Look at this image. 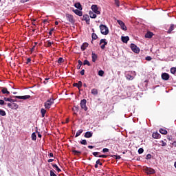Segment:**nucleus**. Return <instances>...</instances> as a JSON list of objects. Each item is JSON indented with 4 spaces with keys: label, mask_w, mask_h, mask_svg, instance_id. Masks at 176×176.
<instances>
[{
    "label": "nucleus",
    "mask_w": 176,
    "mask_h": 176,
    "mask_svg": "<svg viewBox=\"0 0 176 176\" xmlns=\"http://www.w3.org/2000/svg\"><path fill=\"white\" fill-rule=\"evenodd\" d=\"M72 152H73V153H74V155H76V156H79V155H81V154H82V152H81V151H76V150H75V149H72Z\"/></svg>",
    "instance_id": "nucleus-27"
},
{
    "label": "nucleus",
    "mask_w": 176,
    "mask_h": 176,
    "mask_svg": "<svg viewBox=\"0 0 176 176\" xmlns=\"http://www.w3.org/2000/svg\"><path fill=\"white\" fill-rule=\"evenodd\" d=\"M83 65H88V67H90V62H89V60H85L84 63H83Z\"/></svg>",
    "instance_id": "nucleus-39"
},
{
    "label": "nucleus",
    "mask_w": 176,
    "mask_h": 176,
    "mask_svg": "<svg viewBox=\"0 0 176 176\" xmlns=\"http://www.w3.org/2000/svg\"><path fill=\"white\" fill-rule=\"evenodd\" d=\"M126 78L128 80H133V79H134V77L130 74H126Z\"/></svg>",
    "instance_id": "nucleus-29"
},
{
    "label": "nucleus",
    "mask_w": 176,
    "mask_h": 176,
    "mask_svg": "<svg viewBox=\"0 0 176 176\" xmlns=\"http://www.w3.org/2000/svg\"><path fill=\"white\" fill-rule=\"evenodd\" d=\"M91 38H92V39L96 41V39L98 38V36H97V34L96 33H92Z\"/></svg>",
    "instance_id": "nucleus-32"
},
{
    "label": "nucleus",
    "mask_w": 176,
    "mask_h": 176,
    "mask_svg": "<svg viewBox=\"0 0 176 176\" xmlns=\"http://www.w3.org/2000/svg\"><path fill=\"white\" fill-rule=\"evenodd\" d=\"M117 23L119 24V25H120L123 31H127V27H126V25L122 21L117 20Z\"/></svg>",
    "instance_id": "nucleus-9"
},
{
    "label": "nucleus",
    "mask_w": 176,
    "mask_h": 176,
    "mask_svg": "<svg viewBox=\"0 0 176 176\" xmlns=\"http://www.w3.org/2000/svg\"><path fill=\"white\" fill-rule=\"evenodd\" d=\"M138 153H139V155H141V153H144V148H140L138 149Z\"/></svg>",
    "instance_id": "nucleus-43"
},
{
    "label": "nucleus",
    "mask_w": 176,
    "mask_h": 176,
    "mask_svg": "<svg viewBox=\"0 0 176 176\" xmlns=\"http://www.w3.org/2000/svg\"><path fill=\"white\" fill-rule=\"evenodd\" d=\"M50 176H57V175L54 173V170H50Z\"/></svg>",
    "instance_id": "nucleus-48"
},
{
    "label": "nucleus",
    "mask_w": 176,
    "mask_h": 176,
    "mask_svg": "<svg viewBox=\"0 0 176 176\" xmlns=\"http://www.w3.org/2000/svg\"><path fill=\"white\" fill-rule=\"evenodd\" d=\"M61 63H64V58H59L58 60V64H61Z\"/></svg>",
    "instance_id": "nucleus-41"
},
{
    "label": "nucleus",
    "mask_w": 176,
    "mask_h": 176,
    "mask_svg": "<svg viewBox=\"0 0 176 176\" xmlns=\"http://www.w3.org/2000/svg\"><path fill=\"white\" fill-rule=\"evenodd\" d=\"M98 75H99V76H104V71L100 70L98 72Z\"/></svg>",
    "instance_id": "nucleus-42"
},
{
    "label": "nucleus",
    "mask_w": 176,
    "mask_h": 176,
    "mask_svg": "<svg viewBox=\"0 0 176 176\" xmlns=\"http://www.w3.org/2000/svg\"><path fill=\"white\" fill-rule=\"evenodd\" d=\"M77 85L78 86V90L80 89V87H82V81H78Z\"/></svg>",
    "instance_id": "nucleus-47"
},
{
    "label": "nucleus",
    "mask_w": 176,
    "mask_h": 176,
    "mask_svg": "<svg viewBox=\"0 0 176 176\" xmlns=\"http://www.w3.org/2000/svg\"><path fill=\"white\" fill-rule=\"evenodd\" d=\"M167 140H168V141H173V136H171V135H168V136H167Z\"/></svg>",
    "instance_id": "nucleus-52"
},
{
    "label": "nucleus",
    "mask_w": 176,
    "mask_h": 176,
    "mask_svg": "<svg viewBox=\"0 0 176 176\" xmlns=\"http://www.w3.org/2000/svg\"><path fill=\"white\" fill-rule=\"evenodd\" d=\"M153 36V33H152L151 32H148L146 34H145V38H151Z\"/></svg>",
    "instance_id": "nucleus-24"
},
{
    "label": "nucleus",
    "mask_w": 176,
    "mask_h": 176,
    "mask_svg": "<svg viewBox=\"0 0 176 176\" xmlns=\"http://www.w3.org/2000/svg\"><path fill=\"white\" fill-rule=\"evenodd\" d=\"M14 98H18V100H28L31 98V96L30 95H25L23 96H14Z\"/></svg>",
    "instance_id": "nucleus-8"
},
{
    "label": "nucleus",
    "mask_w": 176,
    "mask_h": 176,
    "mask_svg": "<svg viewBox=\"0 0 176 176\" xmlns=\"http://www.w3.org/2000/svg\"><path fill=\"white\" fill-rule=\"evenodd\" d=\"M5 100H0V105H5Z\"/></svg>",
    "instance_id": "nucleus-55"
},
{
    "label": "nucleus",
    "mask_w": 176,
    "mask_h": 176,
    "mask_svg": "<svg viewBox=\"0 0 176 176\" xmlns=\"http://www.w3.org/2000/svg\"><path fill=\"white\" fill-rule=\"evenodd\" d=\"M121 39L124 43H127V42H129V41H130V38L129 37V36H122Z\"/></svg>",
    "instance_id": "nucleus-19"
},
{
    "label": "nucleus",
    "mask_w": 176,
    "mask_h": 176,
    "mask_svg": "<svg viewBox=\"0 0 176 176\" xmlns=\"http://www.w3.org/2000/svg\"><path fill=\"white\" fill-rule=\"evenodd\" d=\"M102 152L103 153H106V152H109V149L104 148L102 149Z\"/></svg>",
    "instance_id": "nucleus-51"
},
{
    "label": "nucleus",
    "mask_w": 176,
    "mask_h": 176,
    "mask_svg": "<svg viewBox=\"0 0 176 176\" xmlns=\"http://www.w3.org/2000/svg\"><path fill=\"white\" fill-rule=\"evenodd\" d=\"M72 12H74V13H75V14H76L77 16H79L80 17H82V16H83V12H82V11L80 10H73Z\"/></svg>",
    "instance_id": "nucleus-13"
},
{
    "label": "nucleus",
    "mask_w": 176,
    "mask_h": 176,
    "mask_svg": "<svg viewBox=\"0 0 176 176\" xmlns=\"http://www.w3.org/2000/svg\"><path fill=\"white\" fill-rule=\"evenodd\" d=\"M82 21H86V23L89 25L90 24V18L88 14H84L82 18Z\"/></svg>",
    "instance_id": "nucleus-11"
},
{
    "label": "nucleus",
    "mask_w": 176,
    "mask_h": 176,
    "mask_svg": "<svg viewBox=\"0 0 176 176\" xmlns=\"http://www.w3.org/2000/svg\"><path fill=\"white\" fill-rule=\"evenodd\" d=\"M98 157H102L103 159H105L107 157H108V155H100L98 156Z\"/></svg>",
    "instance_id": "nucleus-50"
},
{
    "label": "nucleus",
    "mask_w": 176,
    "mask_h": 176,
    "mask_svg": "<svg viewBox=\"0 0 176 176\" xmlns=\"http://www.w3.org/2000/svg\"><path fill=\"white\" fill-rule=\"evenodd\" d=\"M29 63H31V59H30V58H28L27 59L26 64H29Z\"/></svg>",
    "instance_id": "nucleus-60"
},
{
    "label": "nucleus",
    "mask_w": 176,
    "mask_h": 176,
    "mask_svg": "<svg viewBox=\"0 0 176 176\" xmlns=\"http://www.w3.org/2000/svg\"><path fill=\"white\" fill-rule=\"evenodd\" d=\"M100 45H102L100 46V49H102V50H104V49H105V46H107V45H108V42H107V39H105V38L101 39L100 41Z\"/></svg>",
    "instance_id": "nucleus-7"
},
{
    "label": "nucleus",
    "mask_w": 176,
    "mask_h": 176,
    "mask_svg": "<svg viewBox=\"0 0 176 176\" xmlns=\"http://www.w3.org/2000/svg\"><path fill=\"white\" fill-rule=\"evenodd\" d=\"M112 157H116V160L121 159L120 155H113Z\"/></svg>",
    "instance_id": "nucleus-54"
},
{
    "label": "nucleus",
    "mask_w": 176,
    "mask_h": 176,
    "mask_svg": "<svg viewBox=\"0 0 176 176\" xmlns=\"http://www.w3.org/2000/svg\"><path fill=\"white\" fill-rule=\"evenodd\" d=\"M89 15L91 19H97V14L93 12V11H89Z\"/></svg>",
    "instance_id": "nucleus-17"
},
{
    "label": "nucleus",
    "mask_w": 176,
    "mask_h": 176,
    "mask_svg": "<svg viewBox=\"0 0 176 176\" xmlns=\"http://www.w3.org/2000/svg\"><path fill=\"white\" fill-rule=\"evenodd\" d=\"M99 28L100 30V32L102 35H108L109 34V29L105 25H100Z\"/></svg>",
    "instance_id": "nucleus-1"
},
{
    "label": "nucleus",
    "mask_w": 176,
    "mask_h": 176,
    "mask_svg": "<svg viewBox=\"0 0 176 176\" xmlns=\"http://www.w3.org/2000/svg\"><path fill=\"white\" fill-rule=\"evenodd\" d=\"M12 98H14V97L10 96V98H4V101H8L9 102H16V100Z\"/></svg>",
    "instance_id": "nucleus-16"
},
{
    "label": "nucleus",
    "mask_w": 176,
    "mask_h": 176,
    "mask_svg": "<svg viewBox=\"0 0 176 176\" xmlns=\"http://www.w3.org/2000/svg\"><path fill=\"white\" fill-rule=\"evenodd\" d=\"M1 93L3 94H7L8 96H9V94H10V92L9 91H8V88H6V87L2 88Z\"/></svg>",
    "instance_id": "nucleus-21"
},
{
    "label": "nucleus",
    "mask_w": 176,
    "mask_h": 176,
    "mask_svg": "<svg viewBox=\"0 0 176 176\" xmlns=\"http://www.w3.org/2000/svg\"><path fill=\"white\" fill-rule=\"evenodd\" d=\"M53 104H54V98H51L44 103L45 109H50Z\"/></svg>",
    "instance_id": "nucleus-2"
},
{
    "label": "nucleus",
    "mask_w": 176,
    "mask_h": 176,
    "mask_svg": "<svg viewBox=\"0 0 176 176\" xmlns=\"http://www.w3.org/2000/svg\"><path fill=\"white\" fill-rule=\"evenodd\" d=\"M131 49L133 53H140V48H138V47H137L134 43L131 44Z\"/></svg>",
    "instance_id": "nucleus-6"
},
{
    "label": "nucleus",
    "mask_w": 176,
    "mask_h": 176,
    "mask_svg": "<svg viewBox=\"0 0 176 176\" xmlns=\"http://www.w3.org/2000/svg\"><path fill=\"white\" fill-rule=\"evenodd\" d=\"M36 133H38V138H42V135L41 134V133L38 132V127H36Z\"/></svg>",
    "instance_id": "nucleus-44"
},
{
    "label": "nucleus",
    "mask_w": 176,
    "mask_h": 176,
    "mask_svg": "<svg viewBox=\"0 0 176 176\" xmlns=\"http://www.w3.org/2000/svg\"><path fill=\"white\" fill-rule=\"evenodd\" d=\"M32 141H36V134L35 132L32 134Z\"/></svg>",
    "instance_id": "nucleus-33"
},
{
    "label": "nucleus",
    "mask_w": 176,
    "mask_h": 176,
    "mask_svg": "<svg viewBox=\"0 0 176 176\" xmlns=\"http://www.w3.org/2000/svg\"><path fill=\"white\" fill-rule=\"evenodd\" d=\"M175 27H176V25L170 24L169 29L167 31L168 34H171V32H173V31H174V28H175Z\"/></svg>",
    "instance_id": "nucleus-14"
},
{
    "label": "nucleus",
    "mask_w": 176,
    "mask_h": 176,
    "mask_svg": "<svg viewBox=\"0 0 176 176\" xmlns=\"http://www.w3.org/2000/svg\"><path fill=\"white\" fill-rule=\"evenodd\" d=\"M8 108H10L12 109V103H8Z\"/></svg>",
    "instance_id": "nucleus-58"
},
{
    "label": "nucleus",
    "mask_w": 176,
    "mask_h": 176,
    "mask_svg": "<svg viewBox=\"0 0 176 176\" xmlns=\"http://www.w3.org/2000/svg\"><path fill=\"white\" fill-rule=\"evenodd\" d=\"M92 155H94V156H95V157H98V156H100V152H94L92 153Z\"/></svg>",
    "instance_id": "nucleus-40"
},
{
    "label": "nucleus",
    "mask_w": 176,
    "mask_h": 176,
    "mask_svg": "<svg viewBox=\"0 0 176 176\" xmlns=\"http://www.w3.org/2000/svg\"><path fill=\"white\" fill-rule=\"evenodd\" d=\"M41 113L42 118H45V115H46V109L42 108L41 109Z\"/></svg>",
    "instance_id": "nucleus-28"
},
{
    "label": "nucleus",
    "mask_w": 176,
    "mask_h": 176,
    "mask_svg": "<svg viewBox=\"0 0 176 176\" xmlns=\"http://www.w3.org/2000/svg\"><path fill=\"white\" fill-rule=\"evenodd\" d=\"M91 57H92V61L93 63H96V61H97V54H94V52H92V54H91Z\"/></svg>",
    "instance_id": "nucleus-25"
},
{
    "label": "nucleus",
    "mask_w": 176,
    "mask_h": 176,
    "mask_svg": "<svg viewBox=\"0 0 176 176\" xmlns=\"http://www.w3.org/2000/svg\"><path fill=\"white\" fill-rule=\"evenodd\" d=\"M84 137L85 138H91V137H93V132H91V131L86 132Z\"/></svg>",
    "instance_id": "nucleus-15"
},
{
    "label": "nucleus",
    "mask_w": 176,
    "mask_h": 176,
    "mask_svg": "<svg viewBox=\"0 0 176 176\" xmlns=\"http://www.w3.org/2000/svg\"><path fill=\"white\" fill-rule=\"evenodd\" d=\"M151 158H152V155H151V154L146 155V160H149V159H151Z\"/></svg>",
    "instance_id": "nucleus-45"
},
{
    "label": "nucleus",
    "mask_w": 176,
    "mask_h": 176,
    "mask_svg": "<svg viewBox=\"0 0 176 176\" xmlns=\"http://www.w3.org/2000/svg\"><path fill=\"white\" fill-rule=\"evenodd\" d=\"M88 148L89 149H93V148H94V146H88Z\"/></svg>",
    "instance_id": "nucleus-64"
},
{
    "label": "nucleus",
    "mask_w": 176,
    "mask_h": 176,
    "mask_svg": "<svg viewBox=\"0 0 176 176\" xmlns=\"http://www.w3.org/2000/svg\"><path fill=\"white\" fill-rule=\"evenodd\" d=\"M144 171L146 174H148V175L155 174V171L153 168H148V167L144 168Z\"/></svg>",
    "instance_id": "nucleus-10"
},
{
    "label": "nucleus",
    "mask_w": 176,
    "mask_h": 176,
    "mask_svg": "<svg viewBox=\"0 0 176 176\" xmlns=\"http://www.w3.org/2000/svg\"><path fill=\"white\" fill-rule=\"evenodd\" d=\"M74 6L76 9H78V10H82V4H80V3H76Z\"/></svg>",
    "instance_id": "nucleus-23"
},
{
    "label": "nucleus",
    "mask_w": 176,
    "mask_h": 176,
    "mask_svg": "<svg viewBox=\"0 0 176 176\" xmlns=\"http://www.w3.org/2000/svg\"><path fill=\"white\" fill-rule=\"evenodd\" d=\"M153 138H155V140H159L160 138V134L157 132H154L152 134Z\"/></svg>",
    "instance_id": "nucleus-20"
},
{
    "label": "nucleus",
    "mask_w": 176,
    "mask_h": 176,
    "mask_svg": "<svg viewBox=\"0 0 176 176\" xmlns=\"http://www.w3.org/2000/svg\"><path fill=\"white\" fill-rule=\"evenodd\" d=\"M78 65H77V69H79L82 67L83 63H82V60H78Z\"/></svg>",
    "instance_id": "nucleus-31"
},
{
    "label": "nucleus",
    "mask_w": 176,
    "mask_h": 176,
    "mask_svg": "<svg viewBox=\"0 0 176 176\" xmlns=\"http://www.w3.org/2000/svg\"><path fill=\"white\" fill-rule=\"evenodd\" d=\"M0 115L1 116H6V112L2 109H0Z\"/></svg>",
    "instance_id": "nucleus-38"
},
{
    "label": "nucleus",
    "mask_w": 176,
    "mask_h": 176,
    "mask_svg": "<svg viewBox=\"0 0 176 176\" xmlns=\"http://www.w3.org/2000/svg\"><path fill=\"white\" fill-rule=\"evenodd\" d=\"M146 61H151V60H152V57L148 56L146 57Z\"/></svg>",
    "instance_id": "nucleus-53"
},
{
    "label": "nucleus",
    "mask_w": 176,
    "mask_h": 176,
    "mask_svg": "<svg viewBox=\"0 0 176 176\" xmlns=\"http://www.w3.org/2000/svg\"><path fill=\"white\" fill-rule=\"evenodd\" d=\"M100 160H98L96 161V163L98 164V165L99 164V166H102V163H101V162L100 161Z\"/></svg>",
    "instance_id": "nucleus-56"
},
{
    "label": "nucleus",
    "mask_w": 176,
    "mask_h": 176,
    "mask_svg": "<svg viewBox=\"0 0 176 176\" xmlns=\"http://www.w3.org/2000/svg\"><path fill=\"white\" fill-rule=\"evenodd\" d=\"M91 94H93V96H97L98 94V89L94 88L91 91Z\"/></svg>",
    "instance_id": "nucleus-22"
},
{
    "label": "nucleus",
    "mask_w": 176,
    "mask_h": 176,
    "mask_svg": "<svg viewBox=\"0 0 176 176\" xmlns=\"http://www.w3.org/2000/svg\"><path fill=\"white\" fill-rule=\"evenodd\" d=\"M53 43H52L51 41H47V47H50V46H52V44Z\"/></svg>",
    "instance_id": "nucleus-49"
},
{
    "label": "nucleus",
    "mask_w": 176,
    "mask_h": 176,
    "mask_svg": "<svg viewBox=\"0 0 176 176\" xmlns=\"http://www.w3.org/2000/svg\"><path fill=\"white\" fill-rule=\"evenodd\" d=\"M172 145L173 146H175V148H176V141H174L173 143H172Z\"/></svg>",
    "instance_id": "nucleus-63"
},
{
    "label": "nucleus",
    "mask_w": 176,
    "mask_h": 176,
    "mask_svg": "<svg viewBox=\"0 0 176 176\" xmlns=\"http://www.w3.org/2000/svg\"><path fill=\"white\" fill-rule=\"evenodd\" d=\"M80 74V75H82V76L85 75V69L81 70Z\"/></svg>",
    "instance_id": "nucleus-59"
},
{
    "label": "nucleus",
    "mask_w": 176,
    "mask_h": 176,
    "mask_svg": "<svg viewBox=\"0 0 176 176\" xmlns=\"http://www.w3.org/2000/svg\"><path fill=\"white\" fill-rule=\"evenodd\" d=\"M82 133H83V130H82V129H80V130H78L77 132H76V137H79V135H80V134Z\"/></svg>",
    "instance_id": "nucleus-34"
},
{
    "label": "nucleus",
    "mask_w": 176,
    "mask_h": 176,
    "mask_svg": "<svg viewBox=\"0 0 176 176\" xmlns=\"http://www.w3.org/2000/svg\"><path fill=\"white\" fill-rule=\"evenodd\" d=\"M52 167H54V168L56 169V171H58V173H61V169H60V168H58V166H57V164H52Z\"/></svg>",
    "instance_id": "nucleus-26"
},
{
    "label": "nucleus",
    "mask_w": 176,
    "mask_h": 176,
    "mask_svg": "<svg viewBox=\"0 0 176 176\" xmlns=\"http://www.w3.org/2000/svg\"><path fill=\"white\" fill-rule=\"evenodd\" d=\"M19 108V104L16 103H12V109H17Z\"/></svg>",
    "instance_id": "nucleus-35"
},
{
    "label": "nucleus",
    "mask_w": 176,
    "mask_h": 176,
    "mask_svg": "<svg viewBox=\"0 0 176 176\" xmlns=\"http://www.w3.org/2000/svg\"><path fill=\"white\" fill-rule=\"evenodd\" d=\"M160 133H161V134L166 135V134H167V130H166L164 129H160Z\"/></svg>",
    "instance_id": "nucleus-30"
},
{
    "label": "nucleus",
    "mask_w": 176,
    "mask_h": 176,
    "mask_svg": "<svg viewBox=\"0 0 176 176\" xmlns=\"http://www.w3.org/2000/svg\"><path fill=\"white\" fill-rule=\"evenodd\" d=\"M87 102V101L86 100V99H83L80 101V103L81 109H84L85 111H87L88 109L87 106H86Z\"/></svg>",
    "instance_id": "nucleus-5"
},
{
    "label": "nucleus",
    "mask_w": 176,
    "mask_h": 176,
    "mask_svg": "<svg viewBox=\"0 0 176 176\" xmlns=\"http://www.w3.org/2000/svg\"><path fill=\"white\" fill-rule=\"evenodd\" d=\"M88 47H89V43H83L80 47V49L82 52H85V50H86V48H87Z\"/></svg>",
    "instance_id": "nucleus-18"
},
{
    "label": "nucleus",
    "mask_w": 176,
    "mask_h": 176,
    "mask_svg": "<svg viewBox=\"0 0 176 176\" xmlns=\"http://www.w3.org/2000/svg\"><path fill=\"white\" fill-rule=\"evenodd\" d=\"M176 73V68L175 67H171L170 68V74H173V75H175Z\"/></svg>",
    "instance_id": "nucleus-36"
},
{
    "label": "nucleus",
    "mask_w": 176,
    "mask_h": 176,
    "mask_svg": "<svg viewBox=\"0 0 176 176\" xmlns=\"http://www.w3.org/2000/svg\"><path fill=\"white\" fill-rule=\"evenodd\" d=\"M91 9L94 13L96 14H101V12L98 10V6L96 4L91 6Z\"/></svg>",
    "instance_id": "nucleus-4"
},
{
    "label": "nucleus",
    "mask_w": 176,
    "mask_h": 176,
    "mask_svg": "<svg viewBox=\"0 0 176 176\" xmlns=\"http://www.w3.org/2000/svg\"><path fill=\"white\" fill-rule=\"evenodd\" d=\"M65 17L69 23H71V24H75V19L74 18V15L67 13L65 14Z\"/></svg>",
    "instance_id": "nucleus-3"
},
{
    "label": "nucleus",
    "mask_w": 176,
    "mask_h": 176,
    "mask_svg": "<svg viewBox=\"0 0 176 176\" xmlns=\"http://www.w3.org/2000/svg\"><path fill=\"white\" fill-rule=\"evenodd\" d=\"M161 78L163 80H168L170 79V75L168 73H162Z\"/></svg>",
    "instance_id": "nucleus-12"
},
{
    "label": "nucleus",
    "mask_w": 176,
    "mask_h": 176,
    "mask_svg": "<svg viewBox=\"0 0 176 176\" xmlns=\"http://www.w3.org/2000/svg\"><path fill=\"white\" fill-rule=\"evenodd\" d=\"M160 143L162 144L161 146H166L167 145V143L163 140H162Z\"/></svg>",
    "instance_id": "nucleus-46"
},
{
    "label": "nucleus",
    "mask_w": 176,
    "mask_h": 176,
    "mask_svg": "<svg viewBox=\"0 0 176 176\" xmlns=\"http://www.w3.org/2000/svg\"><path fill=\"white\" fill-rule=\"evenodd\" d=\"M30 0H21V3H25V2H28Z\"/></svg>",
    "instance_id": "nucleus-61"
},
{
    "label": "nucleus",
    "mask_w": 176,
    "mask_h": 176,
    "mask_svg": "<svg viewBox=\"0 0 176 176\" xmlns=\"http://www.w3.org/2000/svg\"><path fill=\"white\" fill-rule=\"evenodd\" d=\"M115 4L116 5V6H117L118 8H119V6H120V5H119V1L116 0V1H115Z\"/></svg>",
    "instance_id": "nucleus-57"
},
{
    "label": "nucleus",
    "mask_w": 176,
    "mask_h": 176,
    "mask_svg": "<svg viewBox=\"0 0 176 176\" xmlns=\"http://www.w3.org/2000/svg\"><path fill=\"white\" fill-rule=\"evenodd\" d=\"M73 86H74V87H77V88L78 89V83H74V84H73Z\"/></svg>",
    "instance_id": "nucleus-62"
},
{
    "label": "nucleus",
    "mask_w": 176,
    "mask_h": 176,
    "mask_svg": "<svg viewBox=\"0 0 176 176\" xmlns=\"http://www.w3.org/2000/svg\"><path fill=\"white\" fill-rule=\"evenodd\" d=\"M80 144H81V145H87V141L86 140H82Z\"/></svg>",
    "instance_id": "nucleus-37"
}]
</instances>
